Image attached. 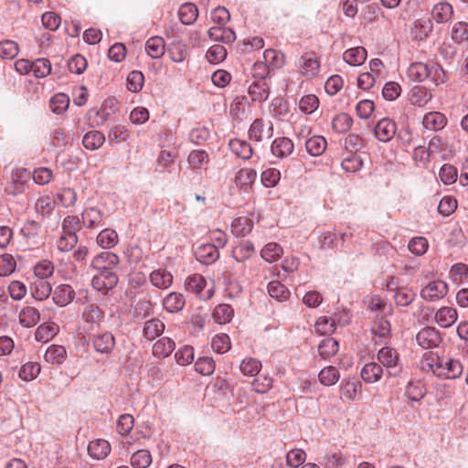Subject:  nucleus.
<instances>
[{"label":"nucleus","mask_w":468,"mask_h":468,"mask_svg":"<svg viewBox=\"0 0 468 468\" xmlns=\"http://www.w3.org/2000/svg\"><path fill=\"white\" fill-rule=\"evenodd\" d=\"M427 366L439 378L454 379L463 373L461 362L453 358L431 357V362H427Z\"/></svg>","instance_id":"1"},{"label":"nucleus","mask_w":468,"mask_h":468,"mask_svg":"<svg viewBox=\"0 0 468 468\" xmlns=\"http://www.w3.org/2000/svg\"><path fill=\"white\" fill-rule=\"evenodd\" d=\"M378 359L386 367L389 377H396L400 374L402 366L396 349L389 346L382 347L378 353Z\"/></svg>","instance_id":"2"},{"label":"nucleus","mask_w":468,"mask_h":468,"mask_svg":"<svg viewBox=\"0 0 468 468\" xmlns=\"http://www.w3.org/2000/svg\"><path fill=\"white\" fill-rule=\"evenodd\" d=\"M448 292V284L441 280L429 282L420 291V297L428 302L442 299Z\"/></svg>","instance_id":"3"},{"label":"nucleus","mask_w":468,"mask_h":468,"mask_svg":"<svg viewBox=\"0 0 468 468\" xmlns=\"http://www.w3.org/2000/svg\"><path fill=\"white\" fill-rule=\"evenodd\" d=\"M416 341L423 349H431L439 346L441 336L434 327L426 326L417 334Z\"/></svg>","instance_id":"4"},{"label":"nucleus","mask_w":468,"mask_h":468,"mask_svg":"<svg viewBox=\"0 0 468 468\" xmlns=\"http://www.w3.org/2000/svg\"><path fill=\"white\" fill-rule=\"evenodd\" d=\"M30 177L27 169H17L11 176V182L5 186L7 195L16 196L24 192L25 185Z\"/></svg>","instance_id":"5"},{"label":"nucleus","mask_w":468,"mask_h":468,"mask_svg":"<svg viewBox=\"0 0 468 468\" xmlns=\"http://www.w3.org/2000/svg\"><path fill=\"white\" fill-rule=\"evenodd\" d=\"M320 71V61L314 53H304L300 58V72L307 79H313Z\"/></svg>","instance_id":"6"},{"label":"nucleus","mask_w":468,"mask_h":468,"mask_svg":"<svg viewBox=\"0 0 468 468\" xmlns=\"http://www.w3.org/2000/svg\"><path fill=\"white\" fill-rule=\"evenodd\" d=\"M272 135L273 126L271 122L265 123L262 119H256L249 130V138L256 142H261L264 138L269 139Z\"/></svg>","instance_id":"7"},{"label":"nucleus","mask_w":468,"mask_h":468,"mask_svg":"<svg viewBox=\"0 0 468 468\" xmlns=\"http://www.w3.org/2000/svg\"><path fill=\"white\" fill-rule=\"evenodd\" d=\"M118 276L113 271H99L91 281L92 287L98 291H109L116 286Z\"/></svg>","instance_id":"8"},{"label":"nucleus","mask_w":468,"mask_h":468,"mask_svg":"<svg viewBox=\"0 0 468 468\" xmlns=\"http://www.w3.org/2000/svg\"><path fill=\"white\" fill-rule=\"evenodd\" d=\"M396 131L397 124L388 118L379 120L374 129L376 138L383 143L389 142L395 136Z\"/></svg>","instance_id":"9"},{"label":"nucleus","mask_w":468,"mask_h":468,"mask_svg":"<svg viewBox=\"0 0 468 468\" xmlns=\"http://www.w3.org/2000/svg\"><path fill=\"white\" fill-rule=\"evenodd\" d=\"M195 257L199 262L208 265L214 263L219 257L217 245L203 243L195 249Z\"/></svg>","instance_id":"10"},{"label":"nucleus","mask_w":468,"mask_h":468,"mask_svg":"<svg viewBox=\"0 0 468 468\" xmlns=\"http://www.w3.org/2000/svg\"><path fill=\"white\" fill-rule=\"evenodd\" d=\"M118 263L119 257L115 253L103 251L93 258L91 267L98 271H112Z\"/></svg>","instance_id":"11"},{"label":"nucleus","mask_w":468,"mask_h":468,"mask_svg":"<svg viewBox=\"0 0 468 468\" xmlns=\"http://www.w3.org/2000/svg\"><path fill=\"white\" fill-rule=\"evenodd\" d=\"M91 341L94 349L101 354H110L115 346V338L110 332L94 335Z\"/></svg>","instance_id":"12"},{"label":"nucleus","mask_w":468,"mask_h":468,"mask_svg":"<svg viewBox=\"0 0 468 468\" xmlns=\"http://www.w3.org/2000/svg\"><path fill=\"white\" fill-rule=\"evenodd\" d=\"M294 144L292 141L287 137H278L276 138L271 145V151L273 155L283 159L291 155L293 152Z\"/></svg>","instance_id":"13"},{"label":"nucleus","mask_w":468,"mask_h":468,"mask_svg":"<svg viewBox=\"0 0 468 468\" xmlns=\"http://www.w3.org/2000/svg\"><path fill=\"white\" fill-rule=\"evenodd\" d=\"M82 318L90 324V329H93L103 321L104 313L98 305L88 303L82 312Z\"/></svg>","instance_id":"14"},{"label":"nucleus","mask_w":468,"mask_h":468,"mask_svg":"<svg viewBox=\"0 0 468 468\" xmlns=\"http://www.w3.org/2000/svg\"><path fill=\"white\" fill-rule=\"evenodd\" d=\"M75 292L69 284H60L53 292V301L58 306H66L72 302Z\"/></svg>","instance_id":"15"},{"label":"nucleus","mask_w":468,"mask_h":468,"mask_svg":"<svg viewBox=\"0 0 468 468\" xmlns=\"http://www.w3.org/2000/svg\"><path fill=\"white\" fill-rule=\"evenodd\" d=\"M248 92L253 101H264L268 99L270 87L263 80H254L249 87Z\"/></svg>","instance_id":"16"},{"label":"nucleus","mask_w":468,"mask_h":468,"mask_svg":"<svg viewBox=\"0 0 468 468\" xmlns=\"http://www.w3.org/2000/svg\"><path fill=\"white\" fill-rule=\"evenodd\" d=\"M458 318L456 309L449 306L440 308L435 314L436 323L444 328L452 325Z\"/></svg>","instance_id":"17"},{"label":"nucleus","mask_w":468,"mask_h":468,"mask_svg":"<svg viewBox=\"0 0 468 468\" xmlns=\"http://www.w3.org/2000/svg\"><path fill=\"white\" fill-rule=\"evenodd\" d=\"M110 452L111 445L106 440L98 439L88 445V452L93 459L102 460L109 455Z\"/></svg>","instance_id":"18"},{"label":"nucleus","mask_w":468,"mask_h":468,"mask_svg":"<svg viewBox=\"0 0 468 468\" xmlns=\"http://www.w3.org/2000/svg\"><path fill=\"white\" fill-rule=\"evenodd\" d=\"M207 34L211 40L221 41L225 44H230L236 39L235 32L231 28L222 26L209 28Z\"/></svg>","instance_id":"19"},{"label":"nucleus","mask_w":468,"mask_h":468,"mask_svg":"<svg viewBox=\"0 0 468 468\" xmlns=\"http://www.w3.org/2000/svg\"><path fill=\"white\" fill-rule=\"evenodd\" d=\"M150 282L158 289H167L173 283V275L165 269H157L151 272Z\"/></svg>","instance_id":"20"},{"label":"nucleus","mask_w":468,"mask_h":468,"mask_svg":"<svg viewBox=\"0 0 468 468\" xmlns=\"http://www.w3.org/2000/svg\"><path fill=\"white\" fill-rule=\"evenodd\" d=\"M447 123L446 117L438 112H431L424 115L422 120L423 126L431 131H439L444 128Z\"/></svg>","instance_id":"21"},{"label":"nucleus","mask_w":468,"mask_h":468,"mask_svg":"<svg viewBox=\"0 0 468 468\" xmlns=\"http://www.w3.org/2000/svg\"><path fill=\"white\" fill-rule=\"evenodd\" d=\"M452 5L448 2H440L436 4L431 10L432 18L437 23L448 22L452 17Z\"/></svg>","instance_id":"22"},{"label":"nucleus","mask_w":468,"mask_h":468,"mask_svg":"<svg viewBox=\"0 0 468 468\" xmlns=\"http://www.w3.org/2000/svg\"><path fill=\"white\" fill-rule=\"evenodd\" d=\"M383 374L382 367L376 363L370 362L366 364L361 369V378L367 383H375L378 382Z\"/></svg>","instance_id":"23"},{"label":"nucleus","mask_w":468,"mask_h":468,"mask_svg":"<svg viewBox=\"0 0 468 468\" xmlns=\"http://www.w3.org/2000/svg\"><path fill=\"white\" fill-rule=\"evenodd\" d=\"M186 303L185 297L179 292H170L163 300L164 308L169 313H177L181 311Z\"/></svg>","instance_id":"24"},{"label":"nucleus","mask_w":468,"mask_h":468,"mask_svg":"<svg viewBox=\"0 0 468 468\" xmlns=\"http://www.w3.org/2000/svg\"><path fill=\"white\" fill-rule=\"evenodd\" d=\"M431 99V91L425 87L415 86L410 90V101L418 107L425 106Z\"/></svg>","instance_id":"25"},{"label":"nucleus","mask_w":468,"mask_h":468,"mask_svg":"<svg viewBox=\"0 0 468 468\" xmlns=\"http://www.w3.org/2000/svg\"><path fill=\"white\" fill-rule=\"evenodd\" d=\"M255 252L254 245L250 240H244L239 243L233 250L232 256L233 258L239 261L243 262L250 259Z\"/></svg>","instance_id":"26"},{"label":"nucleus","mask_w":468,"mask_h":468,"mask_svg":"<svg viewBox=\"0 0 468 468\" xmlns=\"http://www.w3.org/2000/svg\"><path fill=\"white\" fill-rule=\"evenodd\" d=\"M198 16V9L193 3L183 4L178 10V17L182 24L192 25Z\"/></svg>","instance_id":"27"},{"label":"nucleus","mask_w":468,"mask_h":468,"mask_svg":"<svg viewBox=\"0 0 468 468\" xmlns=\"http://www.w3.org/2000/svg\"><path fill=\"white\" fill-rule=\"evenodd\" d=\"M104 134L97 130L88 132L82 138L83 146L90 151L99 149L104 144Z\"/></svg>","instance_id":"28"},{"label":"nucleus","mask_w":468,"mask_h":468,"mask_svg":"<svg viewBox=\"0 0 468 468\" xmlns=\"http://www.w3.org/2000/svg\"><path fill=\"white\" fill-rule=\"evenodd\" d=\"M344 60L351 66H358L367 58V50L363 47L352 48L343 54Z\"/></svg>","instance_id":"29"},{"label":"nucleus","mask_w":468,"mask_h":468,"mask_svg":"<svg viewBox=\"0 0 468 468\" xmlns=\"http://www.w3.org/2000/svg\"><path fill=\"white\" fill-rule=\"evenodd\" d=\"M165 50V41L161 37H152L145 43V51L152 58H161Z\"/></svg>","instance_id":"30"},{"label":"nucleus","mask_w":468,"mask_h":468,"mask_svg":"<svg viewBox=\"0 0 468 468\" xmlns=\"http://www.w3.org/2000/svg\"><path fill=\"white\" fill-rule=\"evenodd\" d=\"M82 223L89 229H93L101 225L102 213L97 207L86 208L82 214Z\"/></svg>","instance_id":"31"},{"label":"nucleus","mask_w":468,"mask_h":468,"mask_svg":"<svg viewBox=\"0 0 468 468\" xmlns=\"http://www.w3.org/2000/svg\"><path fill=\"white\" fill-rule=\"evenodd\" d=\"M165 330V324L158 319H151L144 323L143 334L148 341H153Z\"/></svg>","instance_id":"32"},{"label":"nucleus","mask_w":468,"mask_h":468,"mask_svg":"<svg viewBox=\"0 0 468 468\" xmlns=\"http://www.w3.org/2000/svg\"><path fill=\"white\" fill-rule=\"evenodd\" d=\"M40 319V314L37 309L27 306L19 313V323L24 327H32L36 325Z\"/></svg>","instance_id":"33"},{"label":"nucleus","mask_w":468,"mask_h":468,"mask_svg":"<svg viewBox=\"0 0 468 468\" xmlns=\"http://www.w3.org/2000/svg\"><path fill=\"white\" fill-rule=\"evenodd\" d=\"M408 75L413 80L421 82L431 75L430 66L421 63H412L408 69Z\"/></svg>","instance_id":"34"},{"label":"nucleus","mask_w":468,"mask_h":468,"mask_svg":"<svg viewBox=\"0 0 468 468\" xmlns=\"http://www.w3.org/2000/svg\"><path fill=\"white\" fill-rule=\"evenodd\" d=\"M176 344L169 337L160 338L153 346V355L157 357H166L175 349Z\"/></svg>","instance_id":"35"},{"label":"nucleus","mask_w":468,"mask_h":468,"mask_svg":"<svg viewBox=\"0 0 468 468\" xmlns=\"http://www.w3.org/2000/svg\"><path fill=\"white\" fill-rule=\"evenodd\" d=\"M326 144V140L323 136L315 135L305 142V148L311 155L319 156L325 151Z\"/></svg>","instance_id":"36"},{"label":"nucleus","mask_w":468,"mask_h":468,"mask_svg":"<svg viewBox=\"0 0 468 468\" xmlns=\"http://www.w3.org/2000/svg\"><path fill=\"white\" fill-rule=\"evenodd\" d=\"M67 356V352L64 346L53 345L49 346L45 355L44 358L48 363L60 365L64 362Z\"/></svg>","instance_id":"37"},{"label":"nucleus","mask_w":468,"mask_h":468,"mask_svg":"<svg viewBox=\"0 0 468 468\" xmlns=\"http://www.w3.org/2000/svg\"><path fill=\"white\" fill-rule=\"evenodd\" d=\"M30 290L32 296L37 301L47 299L52 292L51 285L46 280H37Z\"/></svg>","instance_id":"38"},{"label":"nucleus","mask_w":468,"mask_h":468,"mask_svg":"<svg viewBox=\"0 0 468 468\" xmlns=\"http://www.w3.org/2000/svg\"><path fill=\"white\" fill-rule=\"evenodd\" d=\"M229 147L237 156L244 160L250 158L253 153L250 144L239 139L230 140Z\"/></svg>","instance_id":"39"},{"label":"nucleus","mask_w":468,"mask_h":468,"mask_svg":"<svg viewBox=\"0 0 468 468\" xmlns=\"http://www.w3.org/2000/svg\"><path fill=\"white\" fill-rule=\"evenodd\" d=\"M338 348V342L335 338L327 337L318 346V352L323 359L327 360L337 353Z\"/></svg>","instance_id":"40"},{"label":"nucleus","mask_w":468,"mask_h":468,"mask_svg":"<svg viewBox=\"0 0 468 468\" xmlns=\"http://www.w3.org/2000/svg\"><path fill=\"white\" fill-rule=\"evenodd\" d=\"M207 285L205 278L198 273L188 276L185 282L186 290L199 295Z\"/></svg>","instance_id":"41"},{"label":"nucleus","mask_w":468,"mask_h":468,"mask_svg":"<svg viewBox=\"0 0 468 468\" xmlns=\"http://www.w3.org/2000/svg\"><path fill=\"white\" fill-rule=\"evenodd\" d=\"M167 53L174 62H182L187 56L186 45L182 41L172 42L168 46Z\"/></svg>","instance_id":"42"},{"label":"nucleus","mask_w":468,"mask_h":468,"mask_svg":"<svg viewBox=\"0 0 468 468\" xmlns=\"http://www.w3.org/2000/svg\"><path fill=\"white\" fill-rule=\"evenodd\" d=\"M282 252V248L278 243L270 242L261 250V257L266 261L272 263L281 258Z\"/></svg>","instance_id":"43"},{"label":"nucleus","mask_w":468,"mask_h":468,"mask_svg":"<svg viewBox=\"0 0 468 468\" xmlns=\"http://www.w3.org/2000/svg\"><path fill=\"white\" fill-rule=\"evenodd\" d=\"M234 315L233 308L227 303H221L215 307L213 317L215 321L220 324L229 323Z\"/></svg>","instance_id":"44"},{"label":"nucleus","mask_w":468,"mask_h":468,"mask_svg":"<svg viewBox=\"0 0 468 468\" xmlns=\"http://www.w3.org/2000/svg\"><path fill=\"white\" fill-rule=\"evenodd\" d=\"M346 458L340 452H328L320 462L324 468H337L345 465Z\"/></svg>","instance_id":"45"},{"label":"nucleus","mask_w":468,"mask_h":468,"mask_svg":"<svg viewBox=\"0 0 468 468\" xmlns=\"http://www.w3.org/2000/svg\"><path fill=\"white\" fill-rule=\"evenodd\" d=\"M96 240L101 247L111 249L117 244L118 234L114 229H105L98 234Z\"/></svg>","instance_id":"46"},{"label":"nucleus","mask_w":468,"mask_h":468,"mask_svg":"<svg viewBox=\"0 0 468 468\" xmlns=\"http://www.w3.org/2000/svg\"><path fill=\"white\" fill-rule=\"evenodd\" d=\"M130 463L133 468H148L152 463V455L148 450H138L132 454Z\"/></svg>","instance_id":"47"},{"label":"nucleus","mask_w":468,"mask_h":468,"mask_svg":"<svg viewBox=\"0 0 468 468\" xmlns=\"http://www.w3.org/2000/svg\"><path fill=\"white\" fill-rule=\"evenodd\" d=\"M58 326L54 324H43L35 332V338L37 342H48L58 333Z\"/></svg>","instance_id":"48"},{"label":"nucleus","mask_w":468,"mask_h":468,"mask_svg":"<svg viewBox=\"0 0 468 468\" xmlns=\"http://www.w3.org/2000/svg\"><path fill=\"white\" fill-rule=\"evenodd\" d=\"M55 207V200L49 196H44L37 198L35 204V210L38 216L45 218L49 216Z\"/></svg>","instance_id":"49"},{"label":"nucleus","mask_w":468,"mask_h":468,"mask_svg":"<svg viewBox=\"0 0 468 468\" xmlns=\"http://www.w3.org/2000/svg\"><path fill=\"white\" fill-rule=\"evenodd\" d=\"M268 292L271 297L278 301H285L289 299L291 292L282 283L278 281H272L268 284Z\"/></svg>","instance_id":"50"},{"label":"nucleus","mask_w":468,"mask_h":468,"mask_svg":"<svg viewBox=\"0 0 468 468\" xmlns=\"http://www.w3.org/2000/svg\"><path fill=\"white\" fill-rule=\"evenodd\" d=\"M353 124L352 117L347 113L337 114L332 121V128L335 132L344 133L349 131Z\"/></svg>","instance_id":"51"},{"label":"nucleus","mask_w":468,"mask_h":468,"mask_svg":"<svg viewBox=\"0 0 468 468\" xmlns=\"http://www.w3.org/2000/svg\"><path fill=\"white\" fill-rule=\"evenodd\" d=\"M187 161L192 169H200L208 164L209 156L204 150H194L189 154Z\"/></svg>","instance_id":"52"},{"label":"nucleus","mask_w":468,"mask_h":468,"mask_svg":"<svg viewBox=\"0 0 468 468\" xmlns=\"http://www.w3.org/2000/svg\"><path fill=\"white\" fill-rule=\"evenodd\" d=\"M361 390V384L354 381H343L340 386V395L342 398L354 400Z\"/></svg>","instance_id":"53"},{"label":"nucleus","mask_w":468,"mask_h":468,"mask_svg":"<svg viewBox=\"0 0 468 468\" xmlns=\"http://www.w3.org/2000/svg\"><path fill=\"white\" fill-rule=\"evenodd\" d=\"M318 378L321 384L332 386L338 381L340 374L336 367L329 366L320 371Z\"/></svg>","instance_id":"54"},{"label":"nucleus","mask_w":468,"mask_h":468,"mask_svg":"<svg viewBox=\"0 0 468 468\" xmlns=\"http://www.w3.org/2000/svg\"><path fill=\"white\" fill-rule=\"evenodd\" d=\"M263 58L270 69H280L284 65V55L271 48L264 51Z\"/></svg>","instance_id":"55"},{"label":"nucleus","mask_w":468,"mask_h":468,"mask_svg":"<svg viewBox=\"0 0 468 468\" xmlns=\"http://www.w3.org/2000/svg\"><path fill=\"white\" fill-rule=\"evenodd\" d=\"M69 105V98L65 93H58L50 100V109L56 114L64 112Z\"/></svg>","instance_id":"56"},{"label":"nucleus","mask_w":468,"mask_h":468,"mask_svg":"<svg viewBox=\"0 0 468 468\" xmlns=\"http://www.w3.org/2000/svg\"><path fill=\"white\" fill-rule=\"evenodd\" d=\"M416 298V293L409 288H399L394 294V301L397 305L408 306Z\"/></svg>","instance_id":"57"},{"label":"nucleus","mask_w":468,"mask_h":468,"mask_svg":"<svg viewBox=\"0 0 468 468\" xmlns=\"http://www.w3.org/2000/svg\"><path fill=\"white\" fill-rule=\"evenodd\" d=\"M256 177L257 173L254 169L242 168L237 173L235 181L237 185L240 186V187H247L253 184Z\"/></svg>","instance_id":"58"},{"label":"nucleus","mask_w":468,"mask_h":468,"mask_svg":"<svg viewBox=\"0 0 468 468\" xmlns=\"http://www.w3.org/2000/svg\"><path fill=\"white\" fill-rule=\"evenodd\" d=\"M364 139L354 133L348 134L343 142V147L352 154H356V152L364 147Z\"/></svg>","instance_id":"59"},{"label":"nucleus","mask_w":468,"mask_h":468,"mask_svg":"<svg viewBox=\"0 0 468 468\" xmlns=\"http://www.w3.org/2000/svg\"><path fill=\"white\" fill-rule=\"evenodd\" d=\"M232 232L236 236L244 237L252 229V222L247 218H238L231 225Z\"/></svg>","instance_id":"60"},{"label":"nucleus","mask_w":468,"mask_h":468,"mask_svg":"<svg viewBox=\"0 0 468 468\" xmlns=\"http://www.w3.org/2000/svg\"><path fill=\"white\" fill-rule=\"evenodd\" d=\"M31 71L37 78L47 77L51 72V65L48 58H37L31 63Z\"/></svg>","instance_id":"61"},{"label":"nucleus","mask_w":468,"mask_h":468,"mask_svg":"<svg viewBox=\"0 0 468 468\" xmlns=\"http://www.w3.org/2000/svg\"><path fill=\"white\" fill-rule=\"evenodd\" d=\"M227 57V49L224 46L216 44L211 46L206 53L208 62L218 64L223 61Z\"/></svg>","instance_id":"62"},{"label":"nucleus","mask_w":468,"mask_h":468,"mask_svg":"<svg viewBox=\"0 0 468 468\" xmlns=\"http://www.w3.org/2000/svg\"><path fill=\"white\" fill-rule=\"evenodd\" d=\"M195 370L202 376H209L215 370V361L209 356L199 357L195 363Z\"/></svg>","instance_id":"63"},{"label":"nucleus","mask_w":468,"mask_h":468,"mask_svg":"<svg viewBox=\"0 0 468 468\" xmlns=\"http://www.w3.org/2000/svg\"><path fill=\"white\" fill-rule=\"evenodd\" d=\"M51 144L54 147L58 148L59 152L66 149L70 141V136L66 134L61 129H55L51 133Z\"/></svg>","instance_id":"64"}]
</instances>
